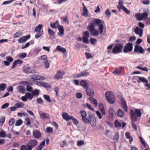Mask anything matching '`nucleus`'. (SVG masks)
I'll use <instances>...</instances> for the list:
<instances>
[{
	"label": "nucleus",
	"instance_id": "obj_18",
	"mask_svg": "<svg viewBox=\"0 0 150 150\" xmlns=\"http://www.w3.org/2000/svg\"><path fill=\"white\" fill-rule=\"evenodd\" d=\"M64 73L63 72H61L60 70H59L56 75L54 77L55 79H59L62 78V76Z\"/></svg>",
	"mask_w": 150,
	"mask_h": 150
},
{
	"label": "nucleus",
	"instance_id": "obj_56",
	"mask_svg": "<svg viewBox=\"0 0 150 150\" xmlns=\"http://www.w3.org/2000/svg\"><path fill=\"white\" fill-rule=\"evenodd\" d=\"M42 83V87H44L46 88H50V85H49V84L47 83H46L44 82H43Z\"/></svg>",
	"mask_w": 150,
	"mask_h": 150
},
{
	"label": "nucleus",
	"instance_id": "obj_34",
	"mask_svg": "<svg viewBox=\"0 0 150 150\" xmlns=\"http://www.w3.org/2000/svg\"><path fill=\"white\" fill-rule=\"evenodd\" d=\"M45 144V141H43L40 144L39 146L37 147V150H42V149L44 147Z\"/></svg>",
	"mask_w": 150,
	"mask_h": 150
},
{
	"label": "nucleus",
	"instance_id": "obj_37",
	"mask_svg": "<svg viewBox=\"0 0 150 150\" xmlns=\"http://www.w3.org/2000/svg\"><path fill=\"white\" fill-rule=\"evenodd\" d=\"M25 95L27 99H28L30 100H32L34 97L33 95L32 94L30 93L27 92L25 93Z\"/></svg>",
	"mask_w": 150,
	"mask_h": 150
},
{
	"label": "nucleus",
	"instance_id": "obj_24",
	"mask_svg": "<svg viewBox=\"0 0 150 150\" xmlns=\"http://www.w3.org/2000/svg\"><path fill=\"white\" fill-rule=\"evenodd\" d=\"M40 118L44 120L50 118L49 115L46 113L43 112L40 113Z\"/></svg>",
	"mask_w": 150,
	"mask_h": 150
},
{
	"label": "nucleus",
	"instance_id": "obj_42",
	"mask_svg": "<svg viewBox=\"0 0 150 150\" xmlns=\"http://www.w3.org/2000/svg\"><path fill=\"white\" fill-rule=\"evenodd\" d=\"M44 98L48 102L50 103L51 102V100L50 99V97L47 95H44L43 96Z\"/></svg>",
	"mask_w": 150,
	"mask_h": 150
},
{
	"label": "nucleus",
	"instance_id": "obj_26",
	"mask_svg": "<svg viewBox=\"0 0 150 150\" xmlns=\"http://www.w3.org/2000/svg\"><path fill=\"white\" fill-rule=\"evenodd\" d=\"M59 25V21H57L56 22L54 23H52L51 22L50 24L51 27L54 29L57 28Z\"/></svg>",
	"mask_w": 150,
	"mask_h": 150
},
{
	"label": "nucleus",
	"instance_id": "obj_3",
	"mask_svg": "<svg viewBox=\"0 0 150 150\" xmlns=\"http://www.w3.org/2000/svg\"><path fill=\"white\" fill-rule=\"evenodd\" d=\"M124 3L122 0H119L118 4L117 7L119 11L120 12L122 10L126 13L129 14L130 11L124 6Z\"/></svg>",
	"mask_w": 150,
	"mask_h": 150
},
{
	"label": "nucleus",
	"instance_id": "obj_38",
	"mask_svg": "<svg viewBox=\"0 0 150 150\" xmlns=\"http://www.w3.org/2000/svg\"><path fill=\"white\" fill-rule=\"evenodd\" d=\"M57 49L59 51H61L63 53H65L66 51V49L65 48L62 47L60 46H57Z\"/></svg>",
	"mask_w": 150,
	"mask_h": 150
},
{
	"label": "nucleus",
	"instance_id": "obj_20",
	"mask_svg": "<svg viewBox=\"0 0 150 150\" xmlns=\"http://www.w3.org/2000/svg\"><path fill=\"white\" fill-rule=\"evenodd\" d=\"M58 29L59 31L58 35L59 36H62L64 35V27L62 25H60L57 28Z\"/></svg>",
	"mask_w": 150,
	"mask_h": 150
},
{
	"label": "nucleus",
	"instance_id": "obj_22",
	"mask_svg": "<svg viewBox=\"0 0 150 150\" xmlns=\"http://www.w3.org/2000/svg\"><path fill=\"white\" fill-rule=\"evenodd\" d=\"M33 134L34 137L37 138H39L41 136V133L39 130H34Z\"/></svg>",
	"mask_w": 150,
	"mask_h": 150
},
{
	"label": "nucleus",
	"instance_id": "obj_9",
	"mask_svg": "<svg viewBox=\"0 0 150 150\" xmlns=\"http://www.w3.org/2000/svg\"><path fill=\"white\" fill-rule=\"evenodd\" d=\"M83 42L88 44L89 42L88 38L89 37V32L88 31L84 32L83 33Z\"/></svg>",
	"mask_w": 150,
	"mask_h": 150
},
{
	"label": "nucleus",
	"instance_id": "obj_40",
	"mask_svg": "<svg viewBox=\"0 0 150 150\" xmlns=\"http://www.w3.org/2000/svg\"><path fill=\"white\" fill-rule=\"evenodd\" d=\"M42 25L41 24H39L37 26H36L35 29V31L37 33L40 32L42 28Z\"/></svg>",
	"mask_w": 150,
	"mask_h": 150
},
{
	"label": "nucleus",
	"instance_id": "obj_1",
	"mask_svg": "<svg viewBox=\"0 0 150 150\" xmlns=\"http://www.w3.org/2000/svg\"><path fill=\"white\" fill-rule=\"evenodd\" d=\"M104 24V22L100 19H93L87 28L92 35L97 36L99 35V32L97 29H95V27L98 26L99 33L101 34L103 31Z\"/></svg>",
	"mask_w": 150,
	"mask_h": 150
},
{
	"label": "nucleus",
	"instance_id": "obj_29",
	"mask_svg": "<svg viewBox=\"0 0 150 150\" xmlns=\"http://www.w3.org/2000/svg\"><path fill=\"white\" fill-rule=\"evenodd\" d=\"M18 89L21 93H24L26 92L25 88L23 86H18Z\"/></svg>",
	"mask_w": 150,
	"mask_h": 150
},
{
	"label": "nucleus",
	"instance_id": "obj_51",
	"mask_svg": "<svg viewBox=\"0 0 150 150\" xmlns=\"http://www.w3.org/2000/svg\"><path fill=\"white\" fill-rule=\"evenodd\" d=\"M6 59L7 61L9 63L12 62L13 61V59L11 56H7L6 57Z\"/></svg>",
	"mask_w": 150,
	"mask_h": 150
},
{
	"label": "nucleus",
	"instance_id": "obj_41",
	"mask_svg": "<svg viewBox=\"0 0 150 150\" xmlns=\"http://www.w3.org/2000/svg\"><path fill=\"white\" fill-rule=\"evenodd\" d=\"M7 85L4 83H2L0 84V90L1 91H4L5 90Z\"/></svg>",
	"mask_w": 150,
	"mask_h": 150
},
{
	"label": "nucleus",
	"instance_id": "obj_32",
	"mask_svg": "<svg viewBox=\"0 0 150 150\" xmlns=\"http://www.w3.org/2000/svg\"><path fill=\"white\" fill-rule=\"evenodd\" d=\"M125 136L127 139H129V142L131 144L132 142L133 139L132 137L130 136V133L128 132H126L125 134Z\"/></svg>",
	"mask_w": 150,
	"mask_h": 150
},
{
	"label": "nucleus",
	"instance_id": "obj_16",
	"mask_svg": "<svg viewBox=\"0 0 150 150\" xmlns=\"http://www.w3.org/2000/svg\"><path fill=\"white\" fill-rule=\"evenodd\" d=\"M124 69L123 67H119L116 69L112 73L115 75H120Z\"/></svg>",
	"mask_w": 150,
	"mask_h": 150
},
{
	"label": "nucleus",
	"instance_id": "obj_57",
	"mask_svg": "<svg viewBox=\"0 0 150 150\" xmlns=\"http://www.w3.org/2000/svg\"><path fill=\"white\" fill-rule=\"evenodd\" d=\"M84 142L82 140L79 141L77 142V145L78 146H80L83 144Z\"/></svg>",
	"mask_w": 150,
	"mask_h": 150
},
{
	"label": "nucleus",
	"instance_id": "obj_5",
	"mask_svg": "<svg viewBox=\"0 0 150 150\" xmlns=\"http://www.w3.org/2000/svg\"><path fill=\"white\" fill-rule=\"evenodd\" d=\"M123 47V45L121 43L116 44L113 47L112 52L113 54H116L122 52V49Z\"/></svg>",
	"mask_w": 150,
	"mask_h": 150
},
{
	"label": "nucleus",
	"instance_id": "obj_19",
	"mask_svg": "<svg viewBox=\"0 0 150 150\" xmlns=\"http://www.w3.org/2000/svg\"><path fill=\"white\" fill-rule=\"evenodd\" d=\"M134 51L135 52H139L141 54L143 53L144 52L143 49L137 45H135Z\"/></svg>",
	"mask_w": 150,
	"mask_h": 150
},
{
	"label": "nucleus",
	"instance_id": "obj_13",
	"mask_svg": "<svg viewBox=\"0 0 150 150\" xmlns=\"http://www.w3.org/2000/svg\"><path fill=\"white\" fill-rule=\"evenodd\" d=\"M30 36V35L23 36L18 40L19 43H23L25 42L28 40L29 39Z\"/></svg>",
	"mask_w": 150,
	"mask_h": 150
},
{
	"label": "nucleus",
	"instance_id": "obj_25",
	"mask_svg": "<svg viewBox=\"0 0 150 150\" xmlns=\"http://www.w3.org/2000/svg\"><path fill=\"white\" fill-rule=\"evenodd\" d=\"M80 85H81L84 88L86 89L88 88V84L86 82V80H81L80 83Z\"/></svg>",
	"mask_w": 150,
	"mask_h": 150
},
{
	"label": "nucleus",
	"instance_id": "obj_11",
	"mask_svg": "<svg viewBox=\"0 0 150 150\" xmlns=\"http://www.w3.org/2000/svg\"><path fill=\"white\" fill-rule=\"evenodd\" d=\"M134 32L135 33L138 35L140 37H141L142 36L143 33V29H142L138 27H137L135 28Z\"/></svg>",
	"mask_w": 150,
	"mask_h": 150
},
{
	"label": "nucleus",
	"instance_id": "obj_44",
	"mask_svg": "<svg viewBox=\"0 0 150 150\" xmlns=\"http://www.w3.org/2000/svg\"><path fill=\"white\" fill-rule=\"evenodd\" d=\"M39 93V90L36 89L33 90L32 92V94L33 96L38 95Z\"/></svg>",
	"mask_w": 150,
	"mask_h": 150
},
{
	"label": "nucleus",
	"instance_id": "obj_23",
	"mask_svg": "<svg viewBox=\"0 0 150 150\" xmlns=\"http://www.w3.org/2000/svg\"><path fill=\"white\" fill-rule=\"evenodd\" d=\"M62 116L63 119L67 121L71 120V117H72V116L69 115L68 114L66 113H62Z\"/></svg>",
	"mask_w": 150,
	"mask_h": 150
},
{
	"label": "nucleus",
	"instance_id": "obj_8",
	"mask_svg": "<svg viewBox=\"0 0 150 150\" xmlns=\"http://www.w3.org/2000/svg\"><path fill=\"white\" fill-rule=\"evenodd\" d=\"M148 14L146 12H144L142 13H138L135 15L136 19H147Z\"/></svg>",
	"mask_w": 150,
	"mask_h": 150
},
{
	"label": "nucleus",
	"instance_id": "obj_36",
	"mask_svg": "<svg viewBox=\"0 0 150 150\" xmlns=\"http://www.w3.org/2000/svg\"><path fill=\"white\" fill-rule=\"evenodd\" d=\"M47 56L46 55H43L41 56L40 58L38 59V60L40 62H42L45 61V60H47Z\"/></svg>",
	"mask_w": 150,
	"mask_h": 150
},
{
	"label": "nucleus",
	"instance_id": "obj_39",
	"mask_svg": "<svg viewBox=\"0 0 150 150\" xmlns=\"http://www.w3.org/2000/svg\"><path fill=\"white\" fill-rule=\"evenodd\" d=\"M117 115L120 117H123L124 114L123 111L121 110H118L117 112Z\"/></svg>",
	"mask_w": 150,
	"mask_h": 150
},
{
	"label": "nucleus",
	"instance_id": "obj_30",
	"mask_svg": "<svg viewBox=\"0 0 150 150\" xmlns=\"http://www.w3.org/2000/svg\"><path fill=\"white\" fill-rule=\"evenodd\" d=\"M99 108L100 111L102 114L103 115H105V114L104 108L102 103L99 104Z\"/></svg>",
	"mask_w": 150,
	"mask_h": 150
},
{
	"label": "nucleus",
	"instance_id": "obj_62",
	"mask_svg": "<svg viewBox=\"0 0 150 150\" xmlns=\"http://www.w3.org/2000/svg\"><path fill=\"white\" fill-rule=\"evenodd\" d=\"M71 117V120H72L73 121V123L75 125H76L78 124V122L76 119L74 118L73 116Z\"/></svg>",
	"mask_w": 150,
	"mask_h": 150
},
{
	"label": "nucleus",
	"instance_id": "obj_47",
	"mask_svg": "<svg viewBox=\"0 0 150 150\" xmlns=\"http://www.w3.org/2000/svg\"><path fill=\"white\" fill-rule=\"evenodd\" d=\"M27 54L25 52H22L19 55V58L21 59L24 58L26 56Z\"/></svg>",
	"mask_w": 150,
	"mask_h": 150
},
{
	"label": "nucleus",
	"instance_id": "obj_50",
	"mask_svg": "<svg viewBox=\"0 0 150 150\" xmlns=\"http://www.w3.org/2000/svg\"><path fill=\"white\" fill-rule=\"evenodd\" d=\"M82 118L83 121L85 122V123L88 124H89V119L87 118L86 117V116L83 117Z\"/></svg>",
	"mask_w": 150,
	"mask_h": 150
},
{
	"label": "nucleus",
	"instance_id": "obj_59",
	"mask_svg": "<svg viewBox=\"0 0 150 150\" xmlns=\"http://www.w3.org/2000/svg\"><path fill=\"white\" fill-rule=\"evenodd\" d=\"M47 132L49 133H51L52 132L53 129L52 128L50 127H47L46 128Z\"/></svg>",
	"mask_w": 150,
	"mask_h": 150
},
{
	"label": "nucleus",
	"instance_id": "obj_45",
	"mask_svg": "<svg viewBox=\"0 0 150 150\" xmlns=\"http://www.w3.org/2000/svg\"><path fill=\"white\" fill-rule=\"evenodd\" d=\"M42 62H43L45 66V67L47 69L50 66V64L49 63L47 60H45V61H44Z\"/></svg>",
	"mask_w": 150,
	"mask_h": 150
},
{
	"label": "nucleus",
	"instance_id": "obj_35",
	"mask_svg": "<svg viewBox=\"0 0 150 150\" xmlns=\"http://www.w3.org/2000/svg\"><path fill=\"white\" fill-rule=\"evenodd\" d=\"M15 105L16 107L17 108H23L24 106V103L22 102H19L16 103Z\"/></svg>",
	"mask_w": 150,
	"mask_h": 150
},
{
	"label": "nucleus",
	"instance_id": "obj_60",
	"mask_svg": "<svg viewBox=\"0 0 150 150\" xmlns=\"http://www.w3.org/2000/svg\"><path fill=\"white\" fill-rule=\"evenodd\" d=\"M15 119L13 118H11L9 122V124L10 126L12 125L15 122Z\"/></svg>",
	"mask_w": 150,
	"mask_h": 150
},
{
	"label": "nucleus",
	"instance_id": "obj_61",
	"mask_svg": "<svg viewBox=\"0 0 150 150\" xmlns=\"http://www.w3.org/2000/svg\"><path fill=\"white\" fill-rule=\"evenodd\" d=\"M105 14L108 17L110 16L111 13L110 11V9L109 8H108L107 9L106 11L105 12Z\"/></svg>",
	"mask_w": 150,
	"mask_h": 150
},
{
	"label": "nucleus",
	"instance_id": "obj_53",
	"mask_svg": "<svg viewBox=\"0 0 150 150\" xmlns=\"http://www.w3.org/2000/svg\"><path fill=\"white\" fill-rule=\"evenodd\" d=\"M6 134L4 131H1L0 132V137H4L6 135Z\"/></svg>",
	"mask_w": 150,
	"mask_h": 150
},
{
	"label": "nucleus",
	"instance_id": "obj_43",
	"mask_svg": "<svg viewBox=\"0 0 150 150\" xmlns=\"http://www.w3.org/2000/svg\"><path fill=\"white\" fill-rule=\"evenodd\" d=\"M83 8V13L82 15L84 16H88V10L86 7H84Z\"/></svg>",
	"mask_w": 150,
	"mask_h": 150
},
{
	"label": "nucleus",
	"instance_id": "obj_2",
	"mask_svg": "<svg viewBox=\"0 0 150 150\" xmlns=\"http://www.w3.org/2000/svg\"><path fill=\"white\" fill-rule=\"evenodd\" d=\"M130 115L132 121H136L137 120V117H141L142 115L140 109H135V111L133 110H130Z\"/></svg>",
	"mask_w": 150,
	"mask_h": 150
},
{
	"label": "nucleus",
	"instance_id": "obj_21",
	"mask_svg": "<svg viewBox=\"0 0 150 150\" xmlns=\"http://www.w3.org/2000/svg\"><path fill=\"white\" fill-rule=\"evenodd\" d=\"M32 78L37 80H45V78L43 76L37 74L33 75Z\"/></svg>",
	"mask_w": 150,
	"mask_h": 150
},
{
	"label": "nucleus",
	"instance_id": "obj_52",
	"mask_svg": "<svg viewBox=\"0 0 150 150\" xmlns=\"http://www.w3.org/2000/svg\"><path fill=\"white\" fill-rule=\"evenodd\" d=\"M115 126L116 127L119 128L121 126V124L117 120H116L115 122Z\"/></svg>",
	"mask_w": 150,
	"mask_h": 150
},
{
	"label": "nucleus",
	"instance_id": "obj_54",
	"mask_svg": "<svg viewBox=\"0 0 150 150\" xmlns=\"http://www.w3.org/2000/svg\"><path fill=\"white\" fill-rule=\"evenodd\" d=\"M90 41L92 45H94L97 42V40L95 38H90Z\"/></svg>",
	"mask_w": 150,
	"mask_h": 150
},
{
	"label": "nucleus",
	"instance_id": "obj_15",
	"mask_svg": "<svg viewBox=\"0 0 150 150\" xmlns=\"http://www.w3.org/2000/svg\"><path fill=\"white\" fill-rule=\"evenodd\" d=\"M136 79L137 80L138 83H139L142 82L144 83H148L146 79L143 77H139L138 76H136Z\"/></svg>",
	"mask_w": 150,
	"mask_h": 150
},
{
	"label": "nucleus",
	"instance_id": "obj_46",
	"mask_svg": "<svg viewBox=\"0 0 150 150\" xmlns=\"http://www.w3.org/2000/svg\"><path fill=\"white\" fill-rule=\"evenodd\" d=\"M23 121L21 119L17 120L16 122L15 125L16 126H19L21 125L22 124Z\"/></svg>",
	"mask_w": 150,
	"mask_h": 150
},
{
	"label": "nucleus",
	"instance_id": "obj_14",
	"mask_svg": "<svg viewBox=\"0 0 150 150\" xmlns=\"http://www.w3.org/2000/svg\"><path fill=\"white\" fill-rule=\"evenodd\" d=\"M121 104L122 108L126 112L127 111V107L125 99L122 97H121L120 99Z\"/></svg>",
	"mask_w": 150,
	"mask_h": 150
},
{
	"label": "nucleus",
	"instance_id": "obj_28",
	"mask_svg": "<svg viewBox=\"0 0 150 150\" xmlns=\"http://www.w3.org/2000/svg\"><path fill=\"white\" fill-rule=\"evenodd\" d=\"M86 91L88 96L92 97L94 96V93L93 90L87 88L86 89Z\"/></svg>",
	"mask_w": 150,
	"mask_h": 150
},
{
	"label": "nucleus",
	"instance_id": "obj_4",
	"mask_svg": "<svg viewBox=\"0 0 150 150\" xmlns=\"http://www.w3.org/2000/svg\"><path fill=\"white\" fill-rule=\"evenodd\" d=\"M105 96L107 100L110 103L113 104L115 101V96L113 93L110 91H107L105 93Z\"/></svg>",
	"mask_w": 150,
	"mask_h": 150
},
{
	"label": "nucleus",
	"instance_id": "obj_63",
	"mask_svg": "<svg viewBox=\"0 0 150 150\" xmlns=\"http://www.w3.org/2000/svg\"><path fill=\"white\" fill-rule=\"evenodd\" d=\"M144 86L146 89L147 90L150 89V84L148 83H146Z\"/></svg>",
	"mask_w": 150,
	"mask_h": 150
},
{
	"label": "nucleus",
	"instance_id": "obj_58",
	"mask_svg": "<svg viewBox=\"0 0 150 150\" xmlns=\"http://www.w3.org/2000/svg\"><path fill=\"white\" fill-rule=\"evenodd\" d=\"M21 35V33L19 32H16L15 34L14 35L13 37L15 38H18Z\"/></svg>",
	"mask_w": 150,
	"mask_h": 150
},
{
	"label": "nucleus",
	"instance_id": "obj_49",
	"mask_svg": "<svg viewBox=\"0 0 150 150\" xmlns=\"http://www.w3.org/2000/svg\"><path fill=\"white\" fill-rule=\"evenodd\" d=\"M42 35V31L41 32H39L38 33H37L35 35V38L37 39H38Z\"/></svg>",
	"mask_w": 150,
	"mask_h": 150
},
{
	"label": "nucleus",
	"instance_id": "obj_6",
	"mask_svg": "<svg viewBox=\"0 0 150 150\" xmlns=\"http://www.w3.org/2000/svg\"><path fill=\"white\" fill-rule=\"evenodd\" d=\"M38 142L35 139L30 140L27 144L28 150H32V148L37 145Z\"/></svg>",
	"mask_w": 150,
	"mask_h": 150
},
{
	"label": "nucleus",
	"instance_id": "obj_12",
	"mask_svg": "<svg viewBox=\"0 0 150 150\" xmlns=\"http://www.w3.org/2000/svg\"><path fill=\"white\" fill-rule=\"evenodd\" d=\"M132 49V43H129L127 44L124 47L123 51L125 53H127L128 52H130Z\"/></svg>",
	"mask_w": 150,
	"mask_h": 150
},
{
	"label": "nucleus",
	"instance_id": "obj_17",
	"mask_svg": "<svg viewBox=\"0 0 150 150\" xmlns=\"http://www.w3.org/2000/svg\"><path fill=\"white\" fill-rule=\"evenodd\" d=\"M89 73L85 71L81 72L78 74L76 77L77 78H80L81 77H85L88 76Z\"/></svg>",
	"mask_w": 150,
	"mask_h": 150
},
{
	"label": "nucleus",
	"instance_id": "obj_55",
	"mask_svg": "<svg viewBox=\"0 0 150 150\" xmlns=\"http://www.w3.org/2000/svg\"><path fill=\"white\" fill-rule=\"evenodd\" d=\"M75 95L76 97L78 99H81L82 97V94L79 92L76 93Z\"/></svg>",
	"mask_w": 150,
	"mask_h": 150
},
{
	"label": "nucleus",
	"instance_id": "obj_48",
	"mask_svg": "<svg viewBox=\"0 0 150 150\" xmlns=\"http://www.w3.org/2000/svg\"><path fill=\"white\" fill-rule=\"evenodd\" d=\"M48 34L51 36L54 35L55 34V32L50 28H48Z\"/></svg>",
	"mask_w": 150,
	"mask_h": 150
},
{
	"label": "nucleus",
	"instance_id": "obj_10",
	"mask_svg": "<svg viewBox=\"0 0 150 150\" xmlns=\"http://www.w3.org/2000/svg\"><path fill=\"white\" fill-rule=\"evenodd\" d=\"M24 72L27 73H34L36 72V71L33 68L30 67L28 66L25 67L24 68Z\"/></svg>",
	"mask_w": 150,
	"mask_h": 150
},
{
	"label": "nucleus",
	"instance_id": "obj_64",
	"mask_svg": "<svg viewBox=\"0 0 150 150\" xmlns=\"http://www.w3.org/2000/svg\"><path fill=\"white\" fill-rule=\"evenodd\" d=\"M21 150H28V147L25 145H23L20 147Z\"/></svg>",
	"mask_w": 150,
	"mask_h": 150
},
{
	"label": "nucleus",
	"instance_id": "obj_7",
	"mask_svg": "<svg viewBox=\"0 0 150 150\" xmlns=\"http://www.w3.org/2000/svg\"><path fill=\"white\" fill-rule=\"evenodd\" d=\"M88 118L89 119V124H91L92 127H95L96 124V120L95 117L93 115L92 113H90L89 114Z\"/></svg>",
	"mask_w": 150,
	"mask_h": 150
},
{
	"label": "nucleus",
	"instance_id": "obj_33",
	"mask_svg": "<svg viewBox=\"0 0 150 150\" xmlns=\"http://www.w3.org/2000/svg\"><path fill=\"white\" fill-rule=\"evenodd\" d=\"M109 114L111 115V117L114 116V114L115 113V110L112 107H110L108 109Z\"/></svg>",
	"mask_w": 150,
	"mask_h": 150
},
{
	"label": "nucleus",
	"instance_id": "obj_27",
	"mask_svg": "<svg viewBox=\"0 0 150 150\" xmlns=\"http://www.w3.org/2000/svg\"><path fill=\"white\" fill-rule=\"evenodd\" d=\"M23 62L22 60L20 59H18L15 61L13 64V65L11 67L12 69L14 68L17 64H22Z\"/></svg>",
	"mask_w": 150,
	"mask_h": 150
},
{
	"label": "nucleus",
	"instance_id": "obj_31",
	"mask_svg": "<svg viewBox=\"0 0 150 150\" xmlns=\"http://www.w3.org/2000/svg\"><path fill=\"white\" fill-rule=\"evenodd\" d=\"M89 100L90 102L91 103L93 104L94 106L96 107L97 106V103L96 99L92 98H89Z\"/></svg>",
	"mask_w": 150,
	"mask_h": 150
}]
</instances>
